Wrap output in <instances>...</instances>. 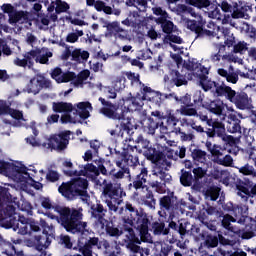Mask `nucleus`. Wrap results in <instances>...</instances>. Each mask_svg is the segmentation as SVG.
<instances>
[{
    "instance_id": "nucleus-53",
    "label": "nucleus",
    "mask_w": 256,
    "mask_h": 256,
    "mask_svg": "<svg viewBox=\"0 0 256 256\" xmlns=\"http://www.w3.org/2000/svg\"><path fill=\"white\" fill-rule=\"evenodd\" d=\"M48 14L50 15L51 22L55 23L58 20V12H56L55 1H52L47 8Z\"/></svg>"
},
{
    "instance_id": "nucleus-3",
    "label": "nucleus",
    "mask_w": 256,
    "mask_h": 256,
    "mask_svg": "<svg viewBox=\"0 0 256 256\" xmlns=\"http://www.w3.org/2000/svg\"><path fill=\"white\" fill-rule=\"evenodd\" d=\"M0 174L13 179L18 183V187L24 191L32 182L40 181L33 166L18 169L10 163L0 161Z\"/></svg>"
},
{
    "instance_id": "nucleus-23",
    "label": "nucleus",
    "mask_w": 256,
    "mask_h": 256,
    "mask_svg": "<svg viewBox=\"0 0 256 256\" xmlns=\"http://www.w3.org/2000/svg\"><path fill=\"white\" fill-rule=\"evenodd\" d=\"M122 101L124 109L128 112H133L141 109L144 105L143 101H147V99L143 98L142 90H140L136 97L125 98Z\"/></svg>"
},
{
    "instance_id": "nucleus-2",
    "label": "nucleus",
    "mask_w": 256,
    "mask_h": 256,
    "mask_svg": "<svg viewBox=\"0 0 256 256\" xmlns=\"http://www.w3.org/2000/svg\"><path fill=\"white\" fill-rule=\"evenodd\" d=\"M54 212L60 215H52L51 219L58 220V223H61L62 226L66 229L67 232L72 234H82L89 233L87 230V224L82 222L80 219V212L78 210H71L67 207L55 206L53 207Z\"/></svg>"
},
{
    "instance_id": "nucleus-29",
    "label": "nucleus",
    "mask_w": 256,
    "mask_h": 256,
    "mask_svg": "<svg viewBox=\"0 0 256 256\" xmlns=\"http://www.w3.org/2000/svg\"><path fill=\"white\" fill-rule=\"evenodd\" d=\"M253 222L251 218H249V216H242L240 219H235L233 218V216L230 215H226L224 216V219H222V226H224L227 230H230L232 232H236L231 223H236L238 222L239 224H246L248 222Z\"/></svg>"
},
{
    "instance_id": "nucleus-58",
    "label": "nucleus",
    "mask_w": 256,
    "mask_h": 256,
    "mask_svg": "<svg viewBox=\"0 0 256 256\" xmlns=\"http://www.w3.org/2000/svg\"><path fill=\"white\" fill-rule=\"evenodd\" d=\"M178 9L184 13L188 12L191 17H195L197 20L203 19L201 15L197 14L194 10L188 8L186 5H179Z\"/></svg>"
},
{
    "instance_id": "nucleus-1",
    "label": "nucleus",
    "mask_w": 256,
    "mask_h": 256,
    "mask_svg": "<svg viewBox=\"0 0 256 256\" xmlns=\"http://www.w3.org/2000/svg\"><path fill=\"white\" fill-rule=\"evenodd\" d=\"M4 205L0 195V222L7 223V228H13L20 235H27L31 231L39 232L41 228L37 222L33 219L19 216L18 219L15 216V208L11 205H7L4 209Z\"/></svg>"
},
{
    "instance_id": "nucleus-11",
    "label": "nucleus",
    "mask_w": 256,
    "mask_h": 256,
    "mask_svg": "<svg viewBox=\"0 0 256 256\" xmlns=\"http://www.w3.org/2000/svg\"><path fill=\"white\" fill-rule=\"evenodd\" d=\"M76 111V116L71 117L69 114H64L61 117L62 124H78L82 123L81 119L86 120L90 117V112H92V104L88 101L79 102L74 107Z\"/></svg>"
},
{
    "instance_id": "nucleus-10",
    "label": "nucleus",
    "mask_w": 256,
    "mask_h": 256,
    "mask_svg": "<svg viewBox=\"0 0 256 256\" xmlns=\"http://www.w3.org/2000/svg\"><path fill=\"white\" fill-rule=\"evenodd\" d=\"M193 174L197 183L208 174V176L218 179V181L222 182L224 185H229V174L226 171H220L219 169L215 168L213 169L212 162H207L203 165V167L194 168Z\"/></svg>"
},
{
    "instance_id": "nucleus-46",
    "label": "nucleus",
    "mask_w": 256,
    "mask_h": 256,
    "mask_svg": "<svg viewBox=\"0 0 256 256\" xmlns=\"http://www.w3.org/2000/svg\"><path fill=\"white\" fill-rule=\"evenodd\" d=\"M238 196H240L242 199L247 200L248 197L256 195V184H254L251 187V191H249L247 188L242 187V188H238V192H237Z\"/></svg>"
},
{
    "instance_id": "nucleus-5",
    "label": "nucleus",
    "mask_w": 256,
    "mask_h": 256,
    "mask_svg": "<svg viewBox=\"0 0 256 256\" xmlns=\"http://www.w3.org/2000/svg\"><path fill=\"white\" fill-rule=\"evenodd\" d=\"M70 134V131H64L58 135H52L46 141L37 142L34 138H27L26 141L32 147H43L46 149L61 151L67 148L69 144Z\"/></svg>"
},
{
    "instance_id": "nucleus-32",
    "label": "nucleus",
    "mask_w": 256,
    "mask_h": 256,
    "mask_svg": "<svg viewBox=\"0 0 256 256\" xmlns=\"http://www.w3.org/2000/svg\"><path fill=\"white\" fill-rule=\"evenodd\" d=\"M164 42L167 44H170L173 51H176V52L178 51L180 53H183L182 49H184V48H180L175 45V44L181 45L184 43L183 38L179 37L178 35L169 34L165 37Z\"/></svg>"
},
{
    "instance_id": "nucleus-62",
    "label": "nucleus",
    "mask_w": 256,
    "mask_h": 256,
    "mask_svg": "<svg viewBox=\"0 0 256 256\" xmlns=\"http://www.w3.org/2000/svg\"><path fill=\"white\" fill-rule=\"evenodd\" d=\"M124 76L128 78L132 84L140 83V76L139 74L132 73V72H124Z\"/></svg>"
},
{
    "instance_id": "nucleus-48",
    "label": "nucleus",
    "mask_w": 256,
    "mask_h": 256,
    "mask_svg": "<svg viewBox=\"0 0 256 256\" xmlns=\"http://www.w3.org/2000/svg\"><path fill=\"white\" fill-rule=\"evenodd\" d=\"M210 154H212L213 159L216 162L218 159H221L226 154V149L219 145H214Z\"/></svg>"
},
{
    "instance_id": "nucleus-9",
    "label": "nucleus",
    "mask_w": 256,
    "mask_h": 256,
    "mask_svg": "<svg viewBox=\"0 0 256 256\" xmlns=\"http://www.w3.org/2000/svg\"><path fill=\"white\" fill-rule=\"evenodd\" d=\"M124 213L126 216H123V222L130 225V226H136L137 230L140 231V235L142 240L145 239L149 241L150 234H149V226H148V220L144 219L142 224L139 222L138 218V211L131 206L130 204L126 205V208L124 209Z\"/></svg>"
},
{
    "instance_id": "nucleus-34",
    "label": "nucleus",
    "mask_w": 256,
    "mask_h": 256,
    "mask_svg": "<svg viewBox=\"0 0 256 256\" xmlns=\"http://www.w3.org/2000/svg\"><path fill=\"white\" fill-rule=\"evenodd\" d=\"M182 22L184 23V26L186 28L196 33H199L202 30L203 25L205 24V21L203 19H197V22L189 19H183Z\"/></svg>"
},
{
    "instance_id": "nucleus-19",
    "label": "nucleus",
    "mask_w": 256,
    "mask_h": 256,
    "mask_svg": "<svg viewBox=\"0 0 256 256\" xmlns=\"http://www.w3.org/2000/svg\"><path fill=\"white\" fill-rule=\"evenodd\" d=\"M49 87L50 82L46 80L44 76L37 75L30 80L29 84L26 86L25 91L27 93L37 94L42 90V88Z\"/></svg>"
},
{
    "instance_id": "nucleus-17",
    "label": "nucleus",
    "mask_w": 256,
    "mask_h": 256,
    "mask_svg": "<svg viewBox=\"0 0 256 256\" xmlns=\"http://www.w3.org/2000/svg\"><path fill=\"white\" fill-rule=\"evenodd\" d=\"M2 10L4 13L8 14V17H10L9 21L11 24H24L29 21L28 12H16L11 4H4Z\"/></svg>"
},
{
    "instance_id": "nucleus-24",
    "label": "nucleus",
    "mask_w": 256,
    "mask_h": 256,
    "mask_svg": "<svg viewBox=\"0 0 256 256\" xmlns=\"http://www.w3.org/2000/svg\"><path fill=\"white\" fill-rule=\"evenodd\" d=\"M207 109L209 110V112L215 115H223V112H225V110H227L229 114L235 112L232 106H228L220 99L210 102V104L207 106Z\"/></svg>"
},
{
    "instance_id": "nucleus-51",
    "label": "nucleus",
    "mask_w": 256,
    "mask_h": 256,
    "mask_svg": "<svg viewBox=\"0 0 256 256\" xmlns=\"http://www.w3.org/2000/svg\"><path fill=\"white\" fill-rule=\"evenodd\" d=\"M161 209L171 210L174 207L172 198L169 196H164L159 201Z\"/></svg>"
},
{
    "instance_id": "nucleus-28",
    "label": "nucleus",
    "mask_w": 256,
    "mask_h": 256,
    "mask_svg": "<svg viewBox=\"0 0 256 256\" xmlns=\"http://www.w3.org/2000/svg\"><path fill=\"white\" fill-rule=\"evenodd\" d=\"M51 77L56 83H69L75 79V74L73 72L63 73L60 68H55L51 73Z\"/></svg>"
},
{
    "instance_id": "nucleus-26",
    "label": "nucleus",
    "mask_w": 256,
    "mask_h": 256,
    "mask_svg": "<svg viewBox=\"0 0 256 256\" xmlns=\"http://www.w3.org/2000/svg\"><path fill=\"white\" fill-rule=\"evenodd\" d=\"M154 176L157 177L159 180L153 181L152 183H150V186L155 189L156 192L160 193V194H164L166 192V181H169V179H171V175L163 173V172H159L154 173Z\"/></svg>"
},
{
    "instance_id": "nucleus-4",
    "label": "nucleus",
    "mask_w": 256,
    "mask_h": 256,
    "mask_svg": "<svg viewBox=\"0 0 256 256\" xmlns=\"http://www.w3.org/2000/svg\"><path fill=\"white\" fill-rule=\"evenodd\" d=\"M63 166L66 168L64 170V174L69 177H80L83 176L87 179H91L94 181L96 185L103 186L106 183L105 179L99 178V172L95 165L92 163L86 164L82 170L79 172L77 170H73V163L70 160H65L63 162Z\"/></svg>"
},
{
    "instance_id": "nucleus-6",
    "label": "nucleus",
    "mask_w": 256,
    "mask_h": 256,
    "mask_svg": "<svg viewBox=\"0 0 256 256\" xmlns=\"http://www.w3.org/2000/svg\"><path fill=\"white\" fill-rule=\"evenodd\" d=\"M184 68L191 71L189 74L193 76H191V80L197 79L198 83L205 92L213 89L216 86V83L210 80L207 76L209 74V69L207 67H204L195 61H189L188 63L184 64Z\"/></svg>"
},
{
    "instance_id": "nucleus-30",
    "label": "nucleus",
    "mask_w": 256,
    "mask_h": 256,
    "mask_svg": "<svg viewBox=\"0 0 256 256\" xmlns=\"http://www.w3.org/2000/svg\"><path fill=\"white\" fill-rule=\"evenodd\" d=\"M165 119L167 120V126H161L160 129L162 133L167 134L169 132H174V128L178 123V119L175 117L173 110L168 109L166 111Z\"/></svg>"
},
{
    "instance_id": "nucleus-56",
    "label": "nucleus",
    "mask_w": 256,
    "mask_h": 256,
    "mask_svg": "<svg viewBox=\"0 0 256 256\" xmlns=\"http://www.w3.org/2000/svg\"><path fill=\"white\" fill-rule=\"evenodd\" d=\"M205 245L207 248H214L219 245V239L212 235H207L205 238Z\"/></svg>"
},
{
    "instance_id": "nucleus-36",
    "label": "nucleus",
    "mask_w": 256,
    "mask_h": 256,
    "mask_svg": "<svg viewBox=\"0 0 256 256\" xmlns=\"http://www.w3.org/2000/svg\"><path fill=\"white\" fill-rule=\"evenodd\" d=\"M214 87H215L216 94L218 96H225L227 98V100H229V98L235 92V90H233L231 87L225 86L224 84H222V85L215 84Z\"/></svg>"
},
{
    "instance_id": "nucleus-16",
    "label": "nucleus",
    "mask_w": 256,
    "mask_h": 256,
    "mask_svg": "<svg viewBox=\"0 0 256 256\" xmlns=\"http://www.w3.org/2000/svg\"><path fill=\"white\" fill-rule=\"evenodd\" d=\"M214 27V32L208 31L212 36V41L225 40V45L232 47L235 44V37L228 28L215 26L214 23H209L208 28Z\"/></svg>"
},
{
    "instance_id": "nucleus-43",
    "label": "nucleus",
    "mask_w": 256,
    "mask_h": 256,
    "mask_svg": "<svg viewBox=\"0 0 256 256\" xmlns=\"http://www.w3.org/2000/svg\"><path fill=\"white\" fill-rule=\"evenodd\" d=\"M147 177H148V170L147 168H143L141 170V174L137 175L136 181H134V187L136 189H140L143 187V184L147 182Z\"/></svg>"
},
{
    "instance_id": "nucleus-64",
    "label": "nucleus",
    "mask_w": 256,
    "mask_h": 256,
    "mask_svg": "<svg viewBox=\"0 0 256 256\" xmlns=\"http://www.w3.org/2000/svg\"><path fill=\"white\" fill-rule=\"evenodd\" d=\"M107 29H108L111 33H114V34L117 33V32L123 31V29L120 28L119 22H111V23H108Z\"/></svg>"
},
{
    "instance_id": "nucleus-7",
    "label": "nucleus",
    "mask_w": 256,
    "mask_h": 256,
    "mask_svg": "<svg viewBox=\"0 0 256 256\" xmlns=\"http://www.w3.org/2000/svg\"><path fill=\"white\" fill-rule=\"evenodd\" d=\"M53 57V52L48 48H41L36 50H31L24 55V59L16 58L14 64L18 67H28L31 68L34 61L40 64H48L49 58Z\"/></svg>"
},
{
    "instance_id": "nucleus-47",
    "label": "nucleus",
    "mask_w": 256,
    "mask_h": 256,
    "mask_svg": "<svg viewBox=\"0 0 256 256\" xmlns=\"http://www.w3.org/2000/svg\"><path fill=\"white\" fill-rule=\"evenodd\" d=\"M94 7L98 12H103L107 15L113 14V9L102 0H97Z\"/></svg>"
},
{
    "instance_id": "nucleus-55",
    "label": "nucleus",
    "mask_w": 256,
    "mask_h": 256,
    "mask_svg": "<svg viewBox=\"0 0 256 256\" xmlns=\"http://www.w3.org/2000/svg\"><path fill=\"white\" fill-rule=\"evenodd\" d=\"M239 172L246 176H254V177L256 176L255 169L249 164H246L243 167H241L239 169Z\"/></svg>"
},
{
    "instance_id": "nucleus-15",
    "label": "nucleus",
    "mask_w": 256,
    "mask_h": 256,
    "mask_svg": "<svg viewBox=\"0 0 256 256\" xmlns=\"http://www.w3.org/2000/svg\"><path fill=\"white\" fill-rule=\"evenodd\" d=\"M220 7L224 12H231V17L234 19H247V13L251 10V7L245 1L233 3L232 6L229 5L228 2L222 1Z\"/></svg>"
},
{
    "instance_id": "nucleus-21",
    "label": "nucleus",
    "mask_w": 256,
    "mask_h": 256,
    "mask_svg": "<svg viewBox=\"0 0 256 256\" xmlns=\"http://www.w3.org/2000/svg\"><path fill=\"white\" fill-rule=\"evenodd\" d=\"M140 85L143 99H146V101L152 102L155 105H161L165 101L162 93L154 91L152 88H149V86H145L141 82Z\"/></svg>"
},
{
    "instance_id": "nucleus-39",
    "label": "nucleus",
    "mask_w": 256,
    "mask_h": 256,
    "mask_svg": "<svg viewBox=\"0 0 256 256\" xmlns=\"http://www.w3.org/2000/svg\"><path fill=\"white\" fill-rule=\"evenodd\" d=\"M156 23L161 25L162 31H164L166 34H171L176 30L174 23L171 21H168L167 18L156 19Z\"/></svg>"
},
{
    "instance_id": "nucleus-54",
    "label": "nucleus",
    "mask_w": 256,
    "mask_h": 256,
    "mask_svg": "<svg viewBox=\"0 0 256 256\" xmlns=\"http://www.w3.org/2000/svg\"><path fill=\"white\" fill-rule=\"evenodd\" d=\"M215 162L221 166L231 167L233 165V158L231 155L226 154Z\"/></svg>"
},
{
    "instance_id": "nucleus-35",
    "label": "nucleus",
    "mask_w": 256,
    "mask_h": 256,
    "mask_svg": "<svg viewBox=\"0 0 256 256\" xmlns=\"http://www.w3.org/2000/svg\"><path fill=\"white\" fill-rule=\"evenodd\" d=\"M52 109L55 113H71L74 110V107L71 103L54 102Z\"/></svg>"
},
{
    "instance_id": "nucleus-37",
    "label": "nucleus",
    "mask_w": 256,
    "mask_h": 256,
    "mask_svg": "<svg viewBox=\"0 0 256 256\" xmlns=\"http://www.w3.org/2000/svg\"><path fill=\"white\" fill-rule=\"evenodd\" d=\"M112 84H113L114 90L116 91L125 89L126 87L125 72H122L118 76L113 77Z\"/></svg>"
},
{
    "instance_id": "nucleus-59",
    "label": "nucleus",
    "mask_w": 256,
    "mask_h": 256,
    "mask_svg": "<svg viewBox=\"0 0 256 256\" xmlns=\"http://www.w3.org/2000/svg\"><path fill=\"white\" fill-rule=\"evenodd\" d=\"M218 253L222 256H246L245 252H229L225 250V247L218 249Z\"/></svg>"
},
{
    "instance_id": "nucleus-27",
    "label": "nucleus",
    "mask_w": 256,
    "mask_h": 256,
    "mask_svg": "<svg viewBox=\"0 0 256 256\" xmlns=\"http://www.w3.org/2000/svg\"><path fill=\"white\" fill-rule=\"evenodd\" d=\"M9 104L5 100L0 99V115H11L17 121H25L23 118V113L20 110L10 108Z\"/></svg>"
},
{
    "instance_id": "nucleus-41",
    "label": "nucleus",
    "mask_w": 256,
    "mask_h": 256,
    "mask_svg": "<svg viewBox=\"0 0 256 256\" xmlns=\"http://www.w3.org/2000/svg\"><path fill=\"white\" fill-rule=\"evenodd\" d=\"M180 182L185 187H190L191 185H193V186L198 185L197 180L192 177V174L190 172L182 173V175L180 177Z\"/></svg>"
},
{
    "instance_id": "nucleus-42",
    "label": "nucleus",
    "mask_w": 256,
    "mask_h": 256,
    "mask_svg": "<svg viewBox=\"0 0 256 256\" xmlns=\"http://www.w3.org/2000/svg\"><path fill=\"white\" fill-rule=\"evenodd\" d=\"M89 57H90L89 52L84 51L82 49H74L72 52L73 61H76L79 63L86 61L87 59H89Z\"/></svg>"
},
{
    "instance_id": "nucleus-49",
    "label": "nucleus",
    "mask_w": 256,
    "mask_h": 256,
    "mask_svg": "<svg viewBox=\"0 0 256 256\" xmlns=\"http://www.w3.org/2000/svg\"><path fill=\"white\" fill-rule=\"evenodd\" d=\"M55 1V11L56 13L61 14V13H66L70 6L66 1L62 0H54Z\"/></svg>"
},
{
    "instance_id": "nucleus-18",
    "label": "nucleus",
    "mask_w": 256,
    "mask_h": 256,
    "mask_svg": "<svg viewBox=\"0 0 256 256\" xmlns=\"http://www.w3.org/2000/svg\"><path fill=\"white\" fill-rule=\"evenodd\" d=\"M125 195V192L122 190L120 186L116 189H113L111 192L104 194V197H108L109 199L106 200V203L109 207L110 211L117 212L118 205L122 202V197Z\"/></svg>"
},
{
    "instance_id": "nucleus-31",
    "label": "nucleus",
    "mask_w": 256,
    "mask_h": 256,
    "mask_svg": "<svg viewBox=\"0 0 256 256\" xmlns=\"http://www.w3.org/2000/svg\"><path fill=\"white\" fill-rule=\"evenodd\" d=\"M226 124L227 131L231 134L240 132V120L237 119L235 112H230Z\"/></svg>"
},
{
    "instance_id": "nucleus-14",
    "label": "nucleus",
    "mask_w": 256,
    "mask_h": 256,
    "mask_svg": "<svg viewBox=\"0 0 256 256\" xmlns=\"http://www.w3.org/2000/svg\"><path fill=\"white\" fill-rule=\"evenodd\" d=\"M79 251L82 252L84 256H98L97 251L101 250L102 247L108 250L109 244L107 241H99L98 238H89L85 244L83 238L78 240Z\"/></svg>"
},
{
    "instance_id": "nucleus-25",
    "label": "nucleus",
    "mask_w": 256,
    "mask_h": 256,
    "mask_svg": "<svg viewBox=\"0 0 256 256\" xmlns=\"http://www.w3.org/2000/svg\"><path fill=\"white\" fill-rule=\"evenodd\" d=\"M127 234L130 235V237H128V250H130L132 253H138L141 256H149L150 255V250L148 248H141L140 246H138L135 242H136V236H135V232L132 230V228H128V232Z\"/></svg>"
},
{
    "instance_id": "nucleus-50",
    "label": "nucleus",
    "mask_w": 256,
    "mask_h": 256,
    "mask_svg": "<svg viewBox=\"0 0 256 256\" xmlns=\"http://www.w3.org/2000/svg\"><path fill=\"white\" fill-rule=\"evenodd\" d=\"M84 36V32L82 30H77L75 32H70L66 36V42L68 43H75L78 42L80 37Z\"/></svg>"
},
{
    "instance_id": "nucleus-13",
    "label": "nucleus",
    "mask_w": 256,
    "mask_h": 256,
    "mask_svg": "<svg viewBox=\"0 0 256 256\" xmlns=\"http://www.w3.org/2000/svg\"><path fill=\"white\" fill-rule=\"evenodd\" d=\"M40 226L43 229V236H35L34 245L36 250L43 255L51 244V235H54L53 225H49L44 219H40Z\"/></svg>"
},
{
    "instance_id": "nucleus-40",
    "label": "nucleus",
    "mask_w": 256,
    "mask_h": 256,
    "mask_svg": "<svg viewBox=\"0 0 256 256\" xmlns=\"http://www.w3.org/2000/svg\"><path fill=\"white\" fill-rule=\"evenodd\" d=\"M125 4L128 7H136L141 12L146 11L147 7H148V1L147 0H126Z\"/></svg>"
},
{
    "instance_id": "nucleus-57",
    "label": "nucleus",
    "mask_w": 256,
    "mask_h": 256,
    "mask_svg": "<svg viewBox=\"0 0 256 256\" xmlns=\"http://www.w3.org/2000/svg\"><path fill=\"white\" fill-rule=\"evenodd\" d=\"M178 112H180L181 115H186V116L197 115V110L195 108H190V106H181Z\"/></svg>"
},
{
    "instance_id": "nucleus-20",
    "label": "nucleus",
    "mask_w": 256,
    "mask_h": 256,
    "mask_svg": "<svg viewBox=\"0 0 256 256\" xmlns=\"http://www.w3.org/2000/svg\"><path fill=\"white\" fill-rule=\"evenodd\" d=\"M100 103L103 105V107L100 109V113L104 116H107L108 118L114 119V120H122L123 115L119 114L118 106L114 105L113 103H110L106 101L104 98H99Z\"/></svg>"
},
{
    "instance_id": "nucleus-33",
    "label": "nucleus",
    "mask_w": 256,
    "mask_h": 256,
    "mask_svg": "<svg viewBox=\"0 0 256 256\" xmlns=\"http://www.w3.org/2000/svg\"><path fill=\"white\" fill-rule=\"evenodd\" d=\"M208 11V17L216 19V20H221L222 19V13L220 6L217 5V3L211 2L209 0V6L205 7Z\"/></svg>"
},
{
    "instance_id": "nucleus-38",
    "label": "nucleus",
    "mask_w": 256,
    "mask_h": 256,
    "mask_svg": "<svg viewBox=\"0 0 256 256\" xmlns=\"http://www.w3.org/2000/svg\"><path fill=\"white\" fill-rule=\"evenodd\" d=\"M192 159L194 162L199 165V164H204L207 165V152H204L200 149H195L192 152Z\"/></svg>"
},
{
    "instance_id": "nucleus-45",
    "label": "nucleus",
    "mask_w": 256,
    "mask_h": 256,
    "mask_svg": "<svg viewBox=\"0 0 256 256\" xmlns=\"http://www.w3.org/2000/svg\"><path fill=\"white\" fill-rule=\"evenodd\" d=\"M89 77H90V71L84 70V71L80 72L78 76H75L71 82L74 84V86L79 87Z\"/></svg>"
},
{
    "instance_id": "nucleus-52",
    "label": "nucleus",
    "mask_w": 256,
    "mask_h": 256,
    "mask_svg": "<svg viewBox=\"0 0 256 256\" xmlns=\"http://www.w3.org/2000/svg\"><path fill=\"white\" fill-rule=\"evenodd\" d=\"M222 61H227L229 63H238L239 65H243L244 63L243 59L239 58L233 53L222 55Z\"/></svg>"
},
{
    "instance_id": "nucleus-61",
    "label": "nucleus",
    "mask_w": 256,
    "mask_h": 256,
    "mask_svg": "<svg viewBox=\"0 0 256 256\" xmlns=\"http://www.w3.org/2000/svg\"><path fill=\"white\" fill-rule=\"evenodd\" d=\"M207 197L210 198L211 201H216L219 198V190L217 188H210L206 192Z\"/></svg>"
},
{
    "instance_id": "nucleus-8",
    "label": "nucleus",
    "mask_w": 256,
    "mask_h": 256,
    "mask_svg": "<svg viewBox=\"0 0 256 256\" xmlns=\"http://www.w3.org/2000/svg\"><path fill=\"white\" fill-rule=\"evenodd\" d=\"M88 187L87 180L82 177L74 178L59 187V192L67 199L73 200L76 196H84Z\"/></svg>"
},
{
    "instance_id": "nucleus-12",
    "label": "nucleus",
    "mask_w": 256,
    "mask_h": 256,
    "mask_svg": "<svg viewBox=\"0 0 256 256\" xmlns=\"http://www.w3.org/2000/svg\"><path fill=\"white\" fill-rule=\"evenodd\" d=\"M105 213L106 210L101 204L92 206V217L97 220L96 224L100 226L101 229H106L107 234L112 237H119L120 235H122V230L113 227V224L108 223V221L104 219Z\"/></svg>"
},
{
    "instance_id": "nucleus-63",
    "label": "nucleus",
    "mask_w": 256,
    "mask_h": 256,
    "mask_svg": "<svg viewBox=\"0 0 256 256\" xmlns=\"http://www.w3.org/2000/svg\"><path fill=\"white\" fill-rule=\"evenodd\" d=\"M154 15L159 16L157 19H166L168 18L167 12H165L161 7H154L152 9Z\"/></svg>"
},
{
    "instance_id": "nucleus-22",
    "label": "nucleus",
    "mask_w": 256,
    "mask_h": 256,
    "mask_svg": "<svg viewBox=\"0 0 256 256\" xmlns=\"http://www.w3.org/2000/svg\"><path fill=\"white\" fill-rule=\"evenodd\" d=\"M232 104L240 110L250 109L251 108V99L244 92L236 93L233 92V95L228 99Z\"/></svg>"
},
{
    "instance_id": "nucleus-60",
    "label": "nucleus",
    "mask_w": 256,
    "mask_h": 256,
    "mask_svg": "<svg viewBox=\"0 0 256 256\" xmlns=\"http://www.w3.org/2000/svg\"><path fill=\"white\" fill-rule=\"evenodd\" d=\"M247 44L245 42H239L238 44H235L233 46V52L234 53H240L243 54L247 51Z\"/></svg>"
},
{
    "instance_id": "nucleus-44",
    "label": "nucleus",
    "mask_w": 256,
    "mask_h": 256,
    "mask_svg": "<svg viewBox=\"0 0 256 256\" xmlns=\"http://www.w3.org/2000/svg\"><path fill=\"white\" fill-rule=\"evenodd\" d=\"M171 82L177 87L187 84L185 76L180 75L178 71L171 72Z\"/></svg>"
}]
</instances>
